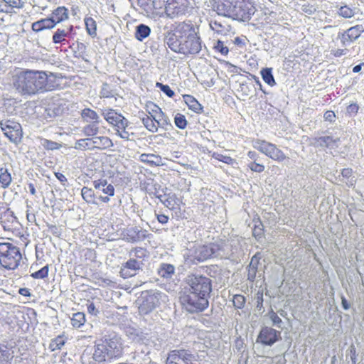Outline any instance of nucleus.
Masks as SVG:
<instances>
[{
  "mask_svg": "<svg viewBox=\"0 0 364 364\" xmlns=\"http://www.w3.org/2000/svg\"><path fill=\"white\" fill-rule=\"evenodd\" d=\"M242 256L243 250L238 242H230L225 240H218L205 245H193L183 253L184 264L188 267L212 258L228 259L237 264Z\"/></svg>",
  "mask_w": 364,
  "mask_h": 364,
  "instance_id": "nucleus-1",
  "label": "nucleus"
},
{
  "mask_svg": "<svg viewBox=\"0 0 364 364\" xmlns=\"http://www.w3.org/2000/svg\"><path fill=\"white\" fill-rule=\"evenodd\" d=\"M164 42L172 51L186 56L200 52L205 55L204 51H208L199 36V27L190 20L176 23L173 30L167 32Z\"/></svg>",
  "mask_w": 364,
  "mask_h": 364,
  "instance_id": "nucleus-2",
  "label": "nucleus"
},
{
  "mask_svg": "<svg viewBox=\"0 0 364 364\" xmlns=\"http://www.w3.org/2000/svg\"><path fill=\"white\" fill-rule=\"evenodd\" d=\"M186 282V286L179 296L182 308L191 314L205 311L209 306V299L213 290L211 279L200 272H196L188 274Z\"/></svg>",
  "mask_w": 364,
  "mask_h": 364,
  "instance_id": "nucleus-3",
  "label": "nucleus"
},
{
  "mask_svg": "<svg viewBox=\"0 0 364 364\" xmlns=\"http://www.w3.org/2000/svg\"><path fill=\"white\" fill-rule=\"evenodd\" d=\"M124 353V341L116 332H107L87 348L80 356L82 364H107Z\"/></svg>",
  "mask_w": 364,
  "mask_h": 364,
  "instance_id": "nucleus-4",
  "label": "nucleus"
},
{
  "mask_svg": "<svg viewBox=\"0 0 364 364\" xmlns=\"http://www.w3.org/2000/svg\"><path fill=\"white\" fill-rule=\"evenodd\" d=\"M14 85L21 95H35L55 90L59 84L53 73L26 70L15 76Z\"/></svg>",
  "mask_w": 364,
  "mask_h": 364,
  "instance_id": "nucleus-5",
  "label": "nucleus"
},
{
  "mask_svg": "<svg viewBox=\"0 0 364 364\" xmlns=\"http://www.w3.org/2000/svg\"><path fill=\"white\" fill-rule=\"evenodd\" d=\"M22 255L19 247L11 242H0V265L8 270L15 269Z\"/></svg>",
  "mask_w": 364,
  "mask_h": 364,
  "instance_id": "nucleus-6",
  "label": "nucleus"
},
{
  "mask_svg": "<svg viewBox=\"0 0 364 364\" xmlns=\"http://www.w3.org/2000/svg\"><path fill=\"white\" fill-rule=\"evenodd\" d=\"M163 296H165V294L157 290L142 291L136 300L139 315H147L159 307Z\"/></svg>",
  "mask_w": 364,
  "mask_h": 364,
  "instance_id": "nucleus-7",
  "label": "nucleus"
},
{
  "mask_svg": "<svg viewBox=\"0 0 364 364\" xmlns=\"http://www.w3.org/2000/svg\"><path fill=\"white\" fill-rule=\"evenodd\" d=\"M193 6L189 0H166L165 15L169 18H179L191 12Z\"/></svg>",
  "mask_w": 364,
  "mask_h": 364,
  "instance_id": "nucleus-8",
  "label": "nucleus"
},
{
  "mask_svg": "<svg viewBox=\"0 0 364 364\" xmlns=\"http://www.w3.org/2000/svg\"><path fill=\"white\" fill-rule=\"evenodd\" d=\"M198 358V355L188 349H175L168 352L166 364H200L196 363Z\"/></svg>",
  "mask_w": 364,
  "mask_h": 364,
  "instance_id": "nucleus-9",
  "label": "nucleus"
},
{
  "mask_svg": "<svg viewBox=\"0 0 364 364\" xmlns=\"http://www.w3.org/2000/svg\"><path fill=\"white\" fill-rule=\"evenodd\" d=\"M0 224L5 231L14 232L21 224L14 213L6 203H0Z\"/></svg>",
  "mask_w": 364,
  "mask_h": 364,
  "instance_id": "nucleus-10",
  "label": "nucleus"
},
{
  "mask_svg": "<svg viewBox=\"0 0 364 364\" xmlns=\"http://www.w3.org/2000/svg\"><path fill=\"white\" fill-rule=\"evenodd\" d=\"M254 147L267 156L278 162H282L287 159L284 152L277 148L275 144L265 140H256L254 143Z\"/></svg>",
  "mask_w": 364,
  "mask_h": 364,
  "instance_id": "nucleus-11",
  "label": "nucleus"
},
{
  "mask_svg": "<svg viewBox=\"0 0 364 364\" xmlns=\"http://www.w3.org/2000/svg\"><path fill=\"white\" fill-rule=\"evenodd\" d=\"M0 128L5 136L11 142L17 144L23 137L21 125L15 121L3 119L0 122Z\"/></svg>",
  "mask_w": 364,
  "mask_h": 364,
  "instance_id": "nucleus-12",
  "label": "nucleus"
},
{
  "mask_svg": "<svg viewBox=\"0 0 364 364\" xmlns=\"http://www.w3.org/2000/svg\"><path fill=\"white\" fill-rule=\"evenodd\" d=\"M240 6L233 13V20L242 22H248L257 11L255 1L253 0H240Z\"/></svg>",
  "mask_w": 364,
  "mask_h": 364,
  "instance_id": "nucleus-13",
  "label": "nucleus"
},
{
  "mask_svg": "<svg viewBox=\"0 0 364 364\" xmlns=\"http://www.w3.org/2000/svg\"><path fill=\"white\" fill-rule=\"evenodd\" d=\"M76 35L73 25H69L66 28H58L53 34L52 42L60 46L69 45V48H71L74 43L70 45V41L74 40Z\"/></svg>",
  "mask_w": 364,
  "mask_h": 364,
  "instance_id": "nucleus-14",
  "label": "nucleus"
},
{
  "mask_svg": "<svg viewBox=\"0 0 364 364\" xmlns=\"http://www.w3.org/2000/svg\"><path fill=\"white\" fill-rule=\"evenodd\" d=\"M282 339L281 332L268 326L262 327L257 337L256 343L272 346Z\"/></svg>",
  "mask_w": 364,
  "mask_h": 364,
  "instance_id": "nucleus-15",
  "label": "nucleus"
},
{
  "mask_svg": "<svg viewBox=\"0 0 364 364\" xmlns=\"http://www.w3.org/2000/svg\"><path fill=\"white\" fill-rule=\"evenodd\" d=\"M102 115L104 119L114 127L115 131L117 129L128 127L130 124L127 118L114 109L110 108L102 110Z\"/></svg>",
  "mask_w": 364,
  "mask_h": 364,
  "instance_id": "nucleus-16",
  "label": "nucleus"
},
{
  "mask_svg": "<svg viewBox=\"0 0 364 364\" xmlns=\"http://www.w3.org/2000/svg\"><path fill=\"white\" fill-rule=\"evenodd\" d=\"M364 31L362 25H356L338 33L337 39L340 40L342 47H348L355 41Z\"/></svg>",
  "mask_w": 364,
  "mask_h": 364,
  "instance_id": "nucleus-17",
  "label": "nucleus"
},
{
  "mask_svg": "<svg viewBox=\"0 0 364 364\" xmlns=\"http://www.w3.org/2000/svg\"><path fill=\"white\" fill-rule=\"evenodd\" d=\"M240 2V0H218L215 3L214 8L218 14L232 18Z\"/></svg>",
  "mask_w": 364,
  "mask_h": 364,
  "instance_id": "nucleus-18",
  "label": "nucleus"
},
{
  "mask_svg": "<svg viewBox=\"0 0 364 364\" xmlns=\"http://www.w3.org/2000/svg\"><path fill=\"white\" fill-rule=\"evenodd\" d=\"M151 237L152 234L136 226L127 228L124 232V240L131 243L141 242Z\"/></svg>",
  "mask_w": 364,
  "mask_h": 364,
  "instance_id": "nucleus-19",
  "label": "nucleus"
},
{
  "mask_svg": "<svg viewBox=\"0 0 364 364\" xmlns=\"http://www.w3.org/2000/svg\"><path fill=\"white\" fill-rule=\"evenodd\" d=\"M341 139L332 136H315L310 139L309 144L315 148L336 149L338 147Z\"/></svg>",
  "mask_w": 364,
  "mask_h": 364,
  "instance_id": "nucleus-20",
  "label": "nucleus"
},
{
  "mask_svg": "<svg viewBox=\"0 0 364 364\" xmlns=\"http://www.w3.org/2000/svg\"><path fill=\"white\" fill-rule=\"evenodd\" d=\"M144 265L142 260L134 258L129 259L125 263L122 264L120 269V275L124 279L132 277L136 274V272L142 269Z\"/></svg>",
  "mask_w": 364,
  "mask_h": 364,
  "instance_id": "nucleus-21",
  "label": "nucleus"
},
{
  "mask_svg": "<svg viewBox=\"0 0 364 364\" xmlns=\"http://www.w3.org/2000/svg\"><path fill=\"white\" fill-rule=\"evenodd\" d=\"M93 149L98 150L108 149L113 146L112 139L108 136H101L92 138Z\"/></svg>",
  "mask_w": 364,
  "mask_h": 364,
  "instance_id": "nucleus-22",
  "label": "nucleus"
},
{
  "mask_svg": "<svg viewBox=\"0 0 364 364\" xmlns=\"http://www.w3.org/2000/svg\"><path fill=\"white\" fill-rule=\"evenodd\" d=\"M139 161L151 167L163 165L161 157L154 154H141L139 156Z\"/></svg>",
  "mask_w": 364,
  "mask_h": 364,
  "instance_id": "nucleus-23",
  "label": "nucleus"
},
{
  "mask_svg": "<svg viewBox=\"0 0 364 364\" xmlns=\"http://www.w3.org/2000/svg\"><path fill=\"white\" fill-rule=\"evenodd\" d=\"M55 21L50 16L40 19L32 23V30L35 32H40L45 29H51L55 27Z\"/></svg>",
  "mask_w": 364,
  "mask_h": 364,
  "instance_id": "nucleus-24",
  "label": "nucleus"
},
{
  "mask_svg": "<svg viewBox=\"0 0 364 364\" xmlns=\"http://www.w3.org/2000/svg\"><path fill=\"white\" fill-rule=\"evenodd\" d=\"M93 186L95 189L102 191L105 194L110 196L114 195V187L111 183L108 184L107 179L95 180L93 181Z\"/></svg>",
  "mask_w": 364,
  "mask_h": 364,
  "instance_id": "nucleus-25",
  "label": "nucleus"
},
{
  "mask_svg": "<svg viewBox=\"0 0 364 364\" xmlns=\"http://www.w3.org/2000/svg\"><path fill=\"white\" fill-rule=\"evenodd\" d=\"M50 18H52L54 20L55 26H56L58 23L68 19V9L64 6H58L52 11Z\"/></svg>",
  "mask_w": 364,
  "mask_h": 364,
  "instance_id": "nucleus-26",
  "label": "nucleus"
},
{
  "mask_svg": "<svg viewBox=\"0 0 364 364\" xmlns=\"http://www.w3.org/2000/svg\"><path fill=\"white\" fill-rule=\"evenodd\" d=\"M14 351L6 345L0 344V364H11Z\"/></svg>",
  "mask_w": 364,
  "mask_h": 364,
  "instance_id": "nucleus-27",
  "label": "nucleus"
},
{
  "mask_svg": "<svg viewBox=\"0 0 364 364\" xmlns=\"http://www.w3.org/2000/svg\"><path fill=\"white\" fill-rule=\"evenodd\" d=\"M175 272V267L173 264L161 263L157 269L159 276L164 279H171Z\"/></svg>",
  "mask_w": 364,
  "mask_h": 364,
  "instance_id": "nucleus-28",
  "label": "nucleus"
},
{
  "mask_svg": "<svg viewBox=\"0 0 364 364\" xmlns=\"http://www.w3.org/2000/svg\"><path fill=\"white\" fill-rule=\"evenodd\" d=\"M183 100L188 108L194 112L199 114L203 112V107L193 96L185 95H183Z\"/></svg>",
  "mask_w": 364,
  "mask_h": 364,
  "instance_id": "nucleus-29",
  "label": "nucleus"
},
{
  "mask_svg": "<svg viewBox=\"0 0 364 364\" xmlns=\"http://www.w3.org/2000/svg\"><path fill=\"white\" fill-rule=\"evenodd\" d=\"M151 33V28L149 26L140 23L136 26L134 36L139 41H143Z\"/></svg>",
  "mask_w": 364,
  "mask_h": 364,
  "instance_id": "nucleus-30",
  "label": "nucleus"
},
{
  "mask_svg": "<svg viewBox=\"0 0 364 364\" xmlns=\"http://www.w3.org/2000/svg\"><path fill=\"white\" fill-rule=\"evenodd\" d=\"M100 122L96 121L87 122L88 124L82 127V132L88 137L97 135L100 131Z\"/></svg>",
  "mask_w": 364,
  "mask_h": 364,
  "instance_id": "nucleus-31",
  "label": "nucleus"
},
{
  "mask_svg": "<svg viewBox=\"0 0 364 364\" xmlns=\"http://www.w3.org/2000/svg\"><path fill=\"white\" fill-rule=\"evenodd\" d=\"M155 107L159 110V119L156 120L158 127H161L164 130H168L170 128H172L173 126L168 117L162 112L161 108L158 106Z\"/></svg>",
  "mask_w": 364,
  "mask_h": 364,
  "instance_id": "nucleus-32",
  "label": "nucleus"
},
{
  "mask_svg": "<svg viewBox=\"0 0 364 364\" xmlns=\"http://www.w3.org/2000/svg\"><path fill=\"white\" fill-rule=\"evenodd\" d=\"M205 276L210 278H216L221 275L222 269L216 264L205 265L200 267Z\"/></svg>",
  "mask_w": 364,
  "mask_h": 364,
  "instance_id": "nucleus-33",
  "label": "nucleus"
},
{
  "mask_svg": "<svg viewBox=\"0 0 364 364\" xmlns=\"http://www.w3.org/2000/svg\"><path fill=\"white\" fill-rule=\"evenodd\" d=\"M144 117H140L144 126L150 132L154 133L158 130V126L156 124V119L153 117L152 115L149 116L143 114Z\"/></svg>",
  "mask_w": 364,
  "mask_h": 364,
  "instance_id": "nucleus-34",
  "label": "nucleus"
},
{
  "mask_svg": "<svg viewBox=\"0 0 364 364\" xmlns=\"http://www.w3.org/2000/svg\"><path fill=\"white\" fill-rule=\"evenodd\" d=\"M262 80L269 86L276 85V81L273 75V70L272 68H264L260 71Z\"/></svg>",
  "mask_w": 364,
  "mask_h": 364,
  "instance_id": "nucleus-35",
  "label": "nucleus"
},
{
  "mask_svg": "<svg viewBox=\"0 0 364 364\" xmlns=\"http://www.w3.org/2000/svg\"><path fill=\"white\" fill-rule=\"evenodd\" d=\"M81 117L84 122H100V117L97 113L90 109L85 108L81 111Z\"/></svg>",
  "mask_w": 364,
  "mask_h": 364,
  "instance_id": "nucleus-36",
  "label": "nucleus"
},
{
  "mask_svg": "<svg viewBox=\"0 0 364 364\" xmlns=\"http://www.w3.org/2000/svg\"><path fill=\"white\" fill-rule=\"evenodd\" d=\"M12 181L11 175L5 167L0 168V186L3 188H7Z\"/></svg>",
  "mask_w": 364,
  "mask_h": 364,
  "instance_id": "nucleus-37",
  "label": "nucleus"
},
{
  "mask_svg": "<svg viewBox=\"0 0 364 364\" xmlns=\"http://www.w3.org/2000/svg\"><path fill=\"white\" fill-rule=\"evenodd\" d=\"M81 195L82 198L87 203L97 204V202L96 201V195L92 189L84 186L81 190Z\"/></svg>",
  "mask_w": 364,
  "mask_h": 364,
  "instance_id": "nucleus-38",
  "label": "nucleus"
},
{
  "mask_svg": "<svg viewBox=\"0 0 364 364\" xmlns=\"http://www.w3.org/2000/svg\"><path fill=\"white\" fill-rule=\"evenodd\" d=\"M65 342L66 338L65 336L59 335L55 338L51 339L48 348L50 350V351L60 350L61 348L65 345Z\"/></svg>",
  "mask_w": 364,
  "mask_h": 364,
  "instance_id": "nucleus-39",
  "label": "nucleus"
},
{
  "mask_svg": "<svg viewBox=\"0 0 364 364\" xmlns=\"http://www.w3.org/2000/svg\"><path fill=\"white\" fill-rule=\"evenodd\" d=\"M85 28L88 35L92 38L97 36V23L92 17H85L84 19Z\"/></svg>",
  "mask_w": 364,
  "mask_h": 364,
  "instance_id": "nucleus-40",
  "label": "nucleus"
},
{
  "mask_svg": "<svg viewBox=\"0 0 364 364\" xmlns=\"http://www.w3.org/2000/svg\"><path fill=\"white\" fill-rule=\"evenodd\" d=\"M255 225L252 230V235L259 241L264 236V226L259 218H254Z\"/></svg>",
  "mask_w": 364,
  "mask_h": 364,
  "instance_id": "nucleus-41",
  "label": "nucleus"
},
{
  "mask_svg": "<svg viewBox=\"0 0 364 364\" xmlns=\"http://www.w3.org/2000/svg\"><path fill=\"white\" fill-rule=\"evenodd\" d=\"M145 190L151 196H156L161 189V185L156 182L154 179H149L147 182H145Z\"/></svg>",
  "mask_w": 364,
  "mask_h": 364,
  "instance_id": "nucleus-42",
  "label": "nucleus"
},
{
  "mask_svg": "<svg viewBox=\"0 0 364 364\" xmlns=\"http://www.w3.org/2000/svg\"><path fill=\"white\" fill-rule=\"evenodd\" d=\"M92 138L80 139L75 142V148L79 150H93Z\"/></svg>",
  "mask_w": 364,
  "mask_h": 364,
  "instance_id": "nucleus-43",
  "label": "nucleus"
},
{
  "mask_svg": "<svg viewBox=\"0 0 364 364\" xmlns=\"http://www.w3.org/2000/svg\"><path fill=\"white\" fill-rule=\"evenodd\" d=\"M85 322V315L82 312H77L73 314L71 324L74 328H80Z\"/></svg>",
  "mask_w": 364,
  "mask_h": 364,
  "instance_id": "nucleus-44",
  "label": "nucleus"
},
{
  "mask_svg": "<svg viewBox=\"0 0 364 364\" xmlns=\"http://www.w3.org/2000/svg\"><path fill=\"white\" fill-rule=\"evenodd\" d=\"M41 145L46 150H56L59 149L61 147V145L58 142L42 138L40 140Z\"/></svg>",
  "mask_w": 364,
  "mask_h": 364,
  "instance_id": "nucleus-45",
  "label": "nucleus"
},
{
  "mask_svg": "<svg viewBox=\"0 0 364 364\" xmlns=\"http://www.w3.org/2000/svg\"><path fill=\"white\" fill-rule=\"evenodd\" d=\"M212 158L228 165H233L235 163V159L218 152H214Z\"/></svg>",
  "mask_w": 364,
  "mask_h": 364,
  "instance_id": "nucleus-46",
  "label": "nucleus"
},
{
  "mask_svg": "<svg viewBox=\"0 0 364 364\" xmlns=\"http://www.w3.org/2000/svg\"><path fill=\"white\" fill-rule=\"evenodd\" d=\"M48 271H49V266H48V264H46V266L43 267L39 270L32 273L31 274V277L36 279H43L48 277Z\"/></svg>",
  "mask_w": 364,
  "mask_h": 364,
  "instance_id": "nucleus-47",
  "label": "nucleus"
},
{
  "mask_svg": "<svg viewBox=\"0 0 364 364\" xmlns=\"http://www.w3.org/2000/svg\"><path fill=\"white\" fill-rule=\"evenodd\" d=\"M175 125L180 129H184L188 124L186 117L180 113H177L174 117Z\"/></svg>",
  "mask_w": 364,
  "mask_h": 364,
  "instance_id": "nucleus-48",
  "label": "nucleus"
},
{
  "mask_svg": "<svg viewBox=\"0 0 364 364\" xmlns=\"http://www.w3.org/2000/svg\"><path fill=\"white\" fill-rule=\"evenodd\" d=\"M246 302L245 297L242 294H235L232 299L233 306L237 309H242L244 308Z\"/></svg>",
  "mask_w": 364,
  "mask_h": 364,
  "instance_id": "nucleus-49",
  "label": "nucleus"
},
{
  "mask_svg": "<svg viewBox=\"0 0 364 364\" xmlns=\"http://www.w3.org/2000/svg\"><path fill=\"white\" fill-rule=\"evenodd\" d=\"M132 252H134V256L135 257L134 259L142 260L148 257V252L145 248L137 247H135L134 250H132L130 252L132 255Z\"/></svg>",
  "mask_w": 364,
  "mask_h": 364,
  "instance_id": "nucleus-50",
  "label": "nucleus"
},
{
  "mask_svg": "<svg viewBox=\"0 0 364 364\" xmlns=\"http://www.w3.org/2000/svg\"><path fill=\"white\" fill-rule=\"evenodd\" d=\"M100 95L102 97L105 98H110L114 96L113 90L111 89V87L108 83L104 82L102 84Z\"/></svg>",
  "mask_w": 364,
  "mask_h": 364,
  "instance_id": "nucleus-51",
  "label": "nucleus"
},
{
  "mask_svg": "<svg viewBox=\"0 0 364 364\" xmlns=\"http://www.w3.org/2000/svg\"><path fill=\"white\" fill-rule=\"evenodd\" d=\"M269 316L272 322V325L277 328H282V324L283 323L282 320L278 316L277 314L275 313L272 309L269 312Z\"/></svg>",
  "mask_w": 364,
  "mask_h": 364,
  "instance_id": "nucleus-52",
  "label": "nucleus"
},
{
  "mask_svg": "<svg viewBox=\"0 0 364 364\" xmlns=\"http://www.w3.org/2000/svg\"><path fill=\"white\" fill-rule=\"evenodd\" d=\"M210 26L213 31L218 33L225 34L227 31L225 27L217 21H210Z\"/></svg>",
  "mask_w": 364,
  "mask_h": 364,
  "instance_id": "nucleus-53",
  "label": "nucleus"
},
{
  "mask_svg": "<svg viewBox=\"0 0 364 364\" xmlns=\"http://www.w3.org/2000/svg\"><path fill=\"white\" fill-rule=\"evenodd\" d=\"M156 87L159 88L161 92L166 95L168 97H173L175 95V92L171 89L169 85H164L161 82H156Z\"/></svg>",
  "mask_w": 364,
  "mask_h": 364,
  "instance_id": "nucleus-54",
  "label": "nucleus"
},
{
  "mask_svg": "<svg viewBox=\"0 0 364 364\" xmlns=\"http://www.w3.org/2000/svg\"><path fill=\"white\" fill-rule=\"evenodd\" d=\"M338 13L344 18H350L354 15L353 10L348 6H341Z\"/></svg>",
  "mask_w": 364,
  "mask_h": 364,
  "instance_id": "nucleus-55",
  "label": "nucleus"
},
{
  "mask_svg": "<svg viewBox=\"0 0 364 364\" xmlns=\"http://www.w3.org/2000/svg\"><path fill=\"white\" fill-rule=\"evenodd\" d=\"M262 255L260 252H256L251 258L250 262L247 267L258 269V265Z\"/></svg>",
  "mask_w": 364,
  "mask_h": 364,
  "instance_id": "nucleus-56",
  "label": "nucleus"
},
{
  "mask_svg": "<svg viewBox=\"0 0 364 364\" xmlns=\"http://www.w3.org/2000/svg\"><path fill=\"white\" fill-rule=\"evenodd\" d=\"M127 127L117 129L116 130V134L118 135L121 139L124 140H130V136H134V134L133 132H129L127 129Z\"/></svg>",
  "mask_w": 364,
  "mask_h": 364,
  "instance_id": "nucleus-57",
  "label": "nucleus"
},
{
  "mask_svg": "<svg viewBox=\"0 0 364 364\" xmlns=\"http://www.w3.org/2000/svg\"><path fill=\"white\" fill-rule=\"evenodd\" d=\"M214 49L223 55H227L229 53V49L224 45L223 41L218 40L214 46Z\"/></svg>",
  "mask_w": 364,
  "mask_h": 364,
  "instance_id": "nucleus-58",
  "label": "nucleus"
},
{
  "mask_svg": "<svg viewBox=\"0 0 364 364\" xmlns=\"http://www.w3.org/2000/svg\"><path fill=\"white\" fill-rule=\"evenodd\" d=\"M263 301V293L259 291L256 294V309L258 310L261 314H263L264 311Z\"/></svg>",
  "mask_w": 364,
  "mask_h": 364,
  "instance_id": "nucleus-59",
  "label": "nucleus"
},
{
  "mask_svg": "<svg viewBox=\"0 0 364 364\" xmlns=\"http://www.w3.org/2000/svg\"><path fill=\"white\" fill-rule=\"evenodd\" d=\"M46 226L48 227V230L53 236L56 237H61L63 234V230L60 227H58L55 225L49 224L48 223H46Z\"/></svg>",
  "mask_w": 364,
  "mask_h": 364,
  "instance_id": "nucleus-60",
  "label": "nucleus"
},
{
  "mask_svg": "<svg viewBox=\"0 0 364 364\" xmlns=\"http://www.w3.org/2000/svg\"><path fill=\"white\" fill-rule=\"evenodd\" d=\"M247 167L252 171L256 173H262L264 171V166L258 163H256V161H252L250 162L247 164Z\"/></svg>",
  "mask_w": 364,
  "mask_h": 364,
  "instance_id": "nucleus-61",
  "label": "nucleus"
},
{
  "mask_svg": "<svg viewBox=\"0 0 364 364\" xmlns=\"http://www.w3.org/2000/svg\"><path fill=\"white\" fill-rule=\"evenodd\" d=\"M4 6L8 8H21L23 3L21 0H2Z\"/></svg>",
  "mask_w": 364,
  "mask_h": 364,
  "instance_id": "nucleus-62",
  "label": "nucleus"
},
{
  "mask_svg": "<svg viewBox=\"0 0 364 364\" xmlns=\"http://www.w3.org/2000/svg\"><path fill=\"white\" fill-rule=\"evenodd\" d=\"M148 336L149 334L147 333H145L139 329L137 336H136V338L134 340V341L137 343H144L145 341H148Z\"/></svg>",
  "mask_w": 364,
  "mask_h": 364,
  "instance_id": "nucleus-63",
  "label": "nucleus"
},
{
  "mask_svg": "<svg viewBox=\"0 0 364 364\" xmlns=\"http://www.w3.org/2000/svg\"><path fill=\"white\" fill-rule=\"evenodd\" d=\"M138 331L139 329L134 327L129 326L126 328V333L129 339L134 341L136 338V336H137Z\"/></svg>",
  "mask_w": 364,
  "mask_h": 364,
  "instance_id": "nucleus-64",
  "label": "nucleus"
}]
</instances>
